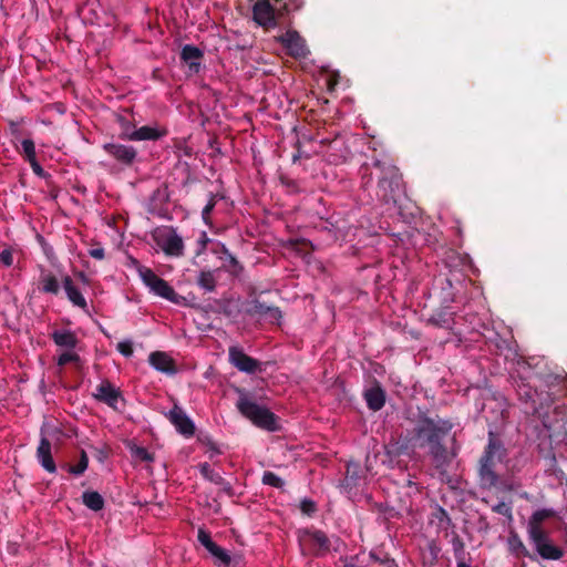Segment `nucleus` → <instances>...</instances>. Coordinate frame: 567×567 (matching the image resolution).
I'll return each mask as SVG.
<instances>
[{"label":"nucleus","mask_w":567,"mask_h":567,"mask_svg":"<svg viewBox=\"0 0 567 567\" xmlns=\"http://www.w3.org/2000/svg\"><path fill=\"white\" fill-rule=\"evenodd\" d=\"M452 430V423L446 420H424L416 430L413 437V446L419 449H429L434 466L442 470L451 460L446 449L442 445V440Z\"/></svg>","instance_id":"obj_1"},{"label":"nucleus","mask_w":567,"mask_h":567,"mask_svg":"<svg viewBox=\"0 0 567 567\" xmlns=\"http://www.w3.org/2000/svg\"><path fill=\"white\" fill-rule=\"evenodd\" d=\"M553 516H555L553 509L543 508L536 511L528 520L527 533L537 554L543 559L558 560L563 557L564 551L553 543L548 533L543 527V523Z\"/></svg>","instance_id":"obj_2"},{"label":"nucleus","mask_w":567,"mask_h":567,"mask_svg":"<svg viewBox=\"0 0 567 567\" xmlns=\"http://www.w3.org/2000/svg\"><path fill=\"white\" fill-rule=\"evenodd\" d=\"M372 166L380 173L378 182V194L380 198L389 204L396 203V198L402 188V174L390 158L372 159Z\"/></svg>","instance_id":"obj_3"},{"label":"nucleus","mask_w":567,"mask_h":567,"mask_svg":"<svg viewBox=\"0 0 567 567\" xmlns=\"http://www.w3.org/2000/svg\"><path fill=\"white\" fill-rule=\"evenodd\" d=\"M240 413L255 425L274 431L276 430L275 415L266 408L258 405L247 398H241L237 403Z\"/></svg>","instance_id":"obj_4"},{"label":"nucleus","mask_w":567,"mask_h":567,"mask_svg":"<svg viewBox=\"0 0 567 567\" xmlns=\"http://www.w3.org/2000/svg\"><path fill=\"white\" fill-rule=\"evenodd\" d=\"M137 271L144 285L147 286L154 295L173 303H181L183 297L178 296L173 287H171L167 281L159 278L152 269L138 266Z\"/></svg>","instance_id":"obj_5"},{"label":"nucleus","mask_w":567,"mask_h":567,"mask_svg":"<svg viewBox=\"0 0 567 567\" xmlns=\"http://www.w3.org/2000/svg\"><path fill=\"white\" fill-rule=\"evenodd\" d=\"M503 458V449L495 440L491 439L488 446L481 460L480 474L484 483L494 485L497 482V476L494 473L496 462Z\"/></svg>","instance_id":"obj_6"},{"label":"nucleus","mask_w":567,"mask_h":567,"mask_svg":"<svg viewBox=\"0 0 567 567\" xmlns=\"http://www.w3.org/2000/svg\"><path fill=\"white\" fill-rule=\"evenodd\" d=\"M281 17L282 12L270 0H257L252 6V20L266 30L276 28Z\"/></svg>","instance_id":"obj_7"},{"label":"nucleus","mask_w":567,"mask_h":567,"mask_svg":"<svg viewBox=\"0 0 567 567\" xmlns=\"http://www.w3.org/2000/svg\"><path fill=\"white\" fill-rule=\"evenodd\" d=\"M103 150L107 155L125 167L133 166L137 161V150L132 145L110 142L103 145Z\"/></svg>","instance_id":"obj_8"},{"label":"nucleus","mask_w":567,"mask_h":567,"mask_svg":"<svg viewBox=\"0 0 567 567\" xmlns=\"http://www.w3.org/2000/svg\"><path fill=\"white\" fill-rule=\"evenodd\" d=\"M277 40L287 49L288 54L295 59L306 58L309 53L305 40L296 30H288L278 37Z\"/></svg>","instance_id":"obj_9"},{"label":"nucleus","mask_w":567,"mask_h":567,"mask_svg":"<svg viewBox=\"0 0 567 567\" xmlns=\"http://www.w3.org/2000/svg\"><path fill=\"white\" fill-rule=\"evenodd\" d=\"M158 248H183V239L172 227H158L153 233Z\"/></svg>","instance_id":"obj_10"},{"label":"nucleus","mask_w":567,"mask_h":567,"mask_svg":"<svg viewBox=\"0 0 567 567\" xmlns=\"http://www.w3.org/2000/svg\"><path fill=\"white\" fill-rule=\"evenodd\" d=\"M229 361L239 371L246 373H254L259 368V362L251 357L247 355L240 348H229Z\"/></svg>","instance_id":"obj_11"},{"label":"nucleus","mask_w":567,"mask_h":567,"mask_svg":"<svg viewBox=\"0 0 567 567\" xmlns=\"http://www.w3.org/2000/svg\"><path fill=\"white\" fill-rule=\"evenodd\" d=\"M168 417L181 434L185 436H192L194 434L195 426L181 408L174 406V409L171 410Z\"/></svg>","instance_id":"obj_12"},{"label":"nucleus","mask_w":567,"mask_h":567,"mask_svg":"<svg viewBox=\"0 0 567 567\" xmlns=\"http://www.w3.org/2000/svg\"><path fill=\"white\" fill-rule=\"evenodd\" d=\"M169 190L167 185L157 187L151 195L148 202V212L151 214L163 215L166 212V204L169 202Z\"/></svg>","instance_id":"obj_13"},{"label":"nucleus","mask_w":567,"mask_h":567,"mask_svg":"<svg viewBox=\"0 0 567 567\" xmlns=\"http://www.w3.org/2000/svg\"><path fill=\"white\" fill-rule=\"evenodd\" d=\"M203 56V51L195 45L186 44L182 48L181 60L188 65L193 73L199 72Z\"/></svg>","instance_id":"obj_14"},{"label":"nucleus","mask_w":567,"mask_h":567,"mask_svg":"<svg viewBox=\"0 0 567 567\" xmlns=\"http://www.w3.org/2000/svg\"><path fill=\"white\" fill-rule=\"evenodd\" d=\"M94 396L107 405L116 408L121 393L109 381H103L96 386Z\"/></svg>","instance_id":"obj_15"},{"label":"nucleus","mask_w":567,"mask_h":567,"mask_svg":"<svg viewBox=\"0 0 567 567\" xmlns=\"http://www.w3.org/2000/svg\"><path fill=\"white\" fill-rule=\"evenodd\" d=\"M301 540L308 544L315 554L324 553L330 547L327 535L320 530L306 533Z\"/></svg>","instance_id":"obj_16"},{"label":"nucleus","mask_w":567,"mask_h":567,"mask_svg":"<svg viewBox=\"0 0 567 567\" xmlns=\"http://www.w3.org/2000/svg\"><path fill=\"white\" fill-rule=\"evenodd\" d=\"M41 435H42V437H41V441H40V444H39L38 451H37L38 458H39L41 465L43 466V468H45L50 473H54L56 467H55V463L51 455V443L44 436L43 430L41 431Z\"/></svg>","instance_id":"obj_17"},{"label":"nucleus","mask_w":567,"mask_h":567,"mask_svg":"<svg viewBox=\"0 0 567 567\" xmlns=\"http://www.w3.org/2000/svg\"><path fill=\"white\" fill-rule=\"evenodd\" d=\"M168 131L164 126H148L144 125L136 127V132L133 133V141H158L165 137Z\"/></svg>","instance_id":"obj_18"},{"label":"nucleus","mask_w":567,"mask_h":567,"mask_svg":"<svg viewBox=\"0 0 567 567\" xmlns=\"http://www.w3.org/2000/svg\"><path fill=\"white\" fill-rule=\"evenodd\" d=\"M152 367L165 373H174L175 365L173 359L165 352L155 351L150 354L148 359Z\"/></svg>","instance_id":"obj_19"},{"label":"nucleus","mask_w":567,"mask_h":567,"mask_svg":"<svg viewBox=\"0 0 567 567\" xmlns=\"http://www.w3.org/2000/svg\"><path fill=\"white\" fill-rule=\"evenodd\" d=\"M64 290L69 300L76 307L86 308V300L79 291V289L73 285V281L70 277H65L63 279Z\"/></svg>","instance_id":"obj_20"},{"label":"nucleus","mask_w":567,"mask_h":567,"mask_svg":"<svg viewBox=\"0 0 567 567\" xmlns=\"http://www.w3.org/2000/svg\"><path fill=\"white\" fill-rule=\"evenodd\" d=\"M52 339L56 346L65 349H74L78 344L76 336L70 330L54 331Z\"/></svg>","instance_id":"obj_21"},{"label":"nucleus","mask_w":567,"mask_h":567,"mask_svg":"<svg viewBox=\"0 0 567 567\" xmlns=\"http://www.w3.org/2000/svg\"><path fill=\"white\" fill-rule=\"evenodd\" d=\"M116 122L120 126L118 138L122 141H133V133L136 132L135 123L123 114L116 116Z\"/></svg>","instance_id":"obj_22"},{"label":"nucleus","mask_w":567,"mask_h":567,"mask_svg":"<svg viewBox=\"0 0 567 567\" xmlns=\"http://www.w3.org/2000/svg\"><path fill=\"white\" fill-rule=\"evenodd\" d=\"M215 252H219L218 258L221 260V267L225 268L231 275H239L241 271V266L238 260L229 254V250H214Z\"/></svg>","instance_id":"obj_23"},{"label":"nucleus","mask_w":567,"mask_h":567,"mask_svg":"<svg viewBox=\"0 0 567 567\" xmlns=\"http://www.w3.org/2000/svg\"><path fill=\"white\" fill-rule=\"evenodd\" d=\"M365 400L370 409L378 411L384 405V392L380 388H372L365 392Z\"/></svg>","instance_id":"obj_24"},{"label":"nucleus","mask_w":567,"mask_h":567,"mask_svg":"<svg viewBox=\"0 0 567 567\" xmlns=\"http://www.w3.org/2000/svg\"><path fill=\"white\" fill-rule=\"evenodd\" d=\"M83 503L92 511H100L103 508L104 501L97 492H85L83 494Z\"/></svg>","instance_id":"obj_25"},{"label":"nucleus","mask_w":567,"mask_h":567,"mask_svg":"<svg viewBox=\"0 0 567 567\" xmlns=\"http://www.w3.org/2000/svg\"><path fill=\"white\" fill-rule=\"evenodd\" d=\"M212 556H214L220 564H223L224 566L228 567L230 561H231V558L229 556V554L223 549L221 547H219L217 544H213V546H210L208 549H207Z\"/></svg>","instance_id":"obj_26"},{"label":"nucleus","mask_w":567,"mask_h":567,"mask_svg":"<svg viewBox=\"0 0 567 567\" xmlns=\"http://www.w3.org/2000/svg\"><path fill=\"white\" fill-rule=\"evenodd\" d=\"M212 556H214L220 564H223L224 566L228 567L230 561H231V558L229 556V554L223 549L221 547H219L217 544H213V546H210L208 549H207Z\"/></svg>","instance_id":"obj_27"},{"label":"nucleus","mask_w":567,"mask_h":567,"mask_svg":"<svg viewBox=\"0 0 567 567\" xmlns=\"http://www.w3.org/2000/svg\"><path fill=\"white\" fill-rule=\"evenodd\" d=\"M221 198V195L209 193L208 203L204 206L202 210V218L206 224H210V214L216 206L217 199Z\"/></svg>","instance_id":"obj_28"},{"label":"nucleus","mask_w":567,"mask_h":567,"mask_svg":"<svg viewBox=\"0 0 567 567\" xmlns=\"http://www.w3.org/2000/svg\"><path fill=\"white\" fill-rule=\"evenodd\" d=\"M198 285L207 291H213L216 280L212 271H202L198 278Z\"/></svg>","instance_id":"obj_29"},{"label":"nucleus","mask_w":567,"mask_h":567,"mask_svg":"<svg viewBox=\"0 0 567 567\" xmlns=\"http://www.w3.org/2000/svg\"><path fill=\"white\" fill-rule=\"evenodd\" d=\"M130 451H131L132 456L137 461H141V462H152L153 461V455L145 447L137 446V445L133 444V445H130Z\"/></svg>","instance_id":"obj_30"},{"label":"nucleus","mask_w":567,"mask_h":567,"mask_svg":"<svg viewBox=\"0 0 567 567\" xmlns=\"http://www.w3.org/2000/svg\"><path fill=\"white\" fill-rule=\"evenodd\" d=\"M22 152L25 161L31 162L37 158L34 142L25 138L21 142Z\"/></svg>","instance_id":"obj_31"},{"label":"nucleus","mask_w":567,"mask_h":567,"mask_svg":"<svg viewBox=\"0 0 567 567\" xmlns=\"http://www.w3.org/2000/svg\"><path fill=\"white\" fill-rule=\"evenodd\" d=\"M42 289L45 292L50 293H58L60 286L55 277L53 276H45L42 279Z\"/></svg>","instance_id":"obj_32"},{"label":"nucleus","mask_w":567,"mask_h":567,"mask_svg":"<svg viewBox=\"0 0 567 567\" xmlns=\"http://www.w3.org/2000/svg\"><path fill=\"white\" fill-rule=\"evenodd\" d=\"M89 458L84 451L81 452L80 461L76 465L70 467V472L74 475H81L87 468Z\"/></svg>","instance_id":"obj_33"},{"label":"nucleus","mask_w":567,"mask_h":567,"mask_svg":"<svg viewBox=\"0 0 567 567\" xmlns=\"http://www.w3.org/2000/svg\"><path fill=\"white\" fill-rule=\"evenodd\" d=\"M262 483L272 487L280 488L284 486V481L272 472H265Z\"/></svg>","instance_id":"obj_34"},{"label":"nucleus","mask_w":567,"mask_h":567,"mask_svg":"<svg viewBox=\"0 0 567 567\" xmlns=\"http://www.w3.org/2000/svg\"><path fill=\"white\" fill-rule=\"evenodd\" d=\"M303 6L302 0H286L282 4H280L278 8L282 12V16L285 13H289L291 11H297Z\"/></svg>","instance_id":"obj_35"},{"label":"nucleus","mask_w":567,"mask_h":567,"mask_svg":"<svg viewBox=\"0 0 567 567\" xmlns=\"http://www.w3.org/2000/svg\"><path fill=\"white\" fill-rule=\"evenodd\" d=\"M79 355L73 351V349H66L63 353L58 358L59 365H65L70 362H78Z\"/></svg>","instance_id":"obj_36"},{"label":"nucleus","mask_w":567,"mask_h":567,"mask_svg":"<svg viewBox=\"0 0 567 567\" xmlns=\"http://www.w3.org/2000/svg\"><path fill=\"white\" fill-rule=\"evenodd\" d=\"M198 542L206 548L208 549L210 546H213L214 542L210 538V535L208 532H206L205 529L200 528L198 530Z\"/></svg>","instance_id":"obj_37"},{"label":"nucleus","mask_w":567,"mask_h":567,"mask_svg":"<svg viewBox=\"0 0 567 567\" xmlns=\"http://www.w3.org/2000/svg\"><path fill=\"white\" fill-rule=\"evenodd\" d=\"M117 350L125 357L133 354V347L131 341H121L117 344Z\"/></svg>","instance_id":"obj_38"},{"label":"nucleus","mask_w":567,"mask_h":567,"mask_svg":"<svg viewBox=\"0 0 567 567\" xmlns=\"http://www.w3.org/2000/svg\"><path fill=\"white\" fill-rule=\"evenodd\" d=\"M300 509L306 515H311L316 512V504L310 499H303L300 503Z\"/></svg>","instance_id":"obj_39"},{"label":"nucleus","mask_w":567,"mask_h":567,"mask_svg":"<svg viewBox=\"0 0 567 567\" xmlns=\"http://www.w3.org/2000/svg\"><path fill=\"white\" fill-rule=\"evenodd\" d=\"M0 261L4 266H11L13 264V256L11 250H2L0 254Z\"/></svg>","instance_id":"obj_40"},{"label":"nucleus","mask_w":567,"mask_h":567,"mask_svg":"<svg viewBox=\"0 0 567 567\" xmlns=\"http://www.w3.org/2000/svg\"><path fill=\"white\" fill-rule=\"evenodd\" d=\"M29 164L31 165V168L33 171V173L40 177H42L44 175V171L43 168L41 167V165L39 164L38 159H33L31 162H29Z\"/></svg>","instance_id":"obj_41"},{"label":"nucleus","mask_w":567,"mask_h":567,"mask_svg":"<svg viewBox=\"0 0 567 567\" xmlns=\"http://www.w3.org/2000/svg\"><path fill=\"white\" fill-rule=\"evenodd\" d=\"M200 472H202V474H203L205 477L212 478L210 473H212L213 471H212L210 466H209L207 463H205V464L200 465Z\"/></svg>","instance_id":"obj_42"},{"label":"nucleus","mask_w":567,"mask_h":567,"mask_svg":"<svg viewBox=\"0 0 567 567\" xmlns=\"http://www.w3.org/2000/svg\"><path fill=\"white\" fill-rule=\"evenodd\" d=\"M91 256L95 259H103L104 258V250H90Z\"/></svg>","instance_id":"obj_43"},{"label":"nucleus","mask_w":567,"mask_h":567,"mask_svg":"<svg viewBox=\"0 0 567 567\" xmlns=\"http://www.w3.org/2000/svg\"><path fill=\"white\" fill-rule=\"evenodd\" d=\"M338 142H339L338 138H334L332 141L322 140L321 144H327V145H329L330 148H333L338 144Z\"/></svg>","instance_id":"obj_44"},{"label":"nucleus","mask_w":567,"mask_h":567,"mask_svg":"<svg viewBox=\"0 0 567 567\" xmlns=\"http://www.w3.org/2000/svg\"><path fill=\"white\" fill-rule=\"evenodd\" d=\"M360 172L362 174V178H365L368 176L369 172V164H364L361 166Z\"/></svg>","instance_id":"obj_45"},{"label":"nucleus","mask_w":567,"mask_h":567,"mask_svg":"<svg viewBox=\"0 0 567 567\" xmlns=\"http://www.w3.org/2000/svg\"><path fill=\"white\" fill-rule=\"evenodd\" d=\"M208 239H207V236L205 233H202L200 234V237L198 239V243L202 244L203 246H205L207 244Z\"/></svg>","instance_id":"obj_46"},{"label":"nucleus","mask_w":567,"mask_h":567,"mask_svg":"<svg viewBox=\"0 0 567 567\" xmlns=\"http://www.w3.org/2000/svg\"><path fill=\"white\" fill-rule=\"evenodd\" d=\"M517 543H518V548L520 549V553L523 555H527V550H526L525 546L523 545V543L520 540H518Z\"/></svg>","instance_id":"obj_47"},{"label":"nucleus","mask_w":567,"mask_h":567,"mask_svg":"<svg viewBox=\"0 0 567 567\" xmlns=\"http://www.w3.org/2000/svg\"><path fill=\"white\" fill-rule=\"evenodd\" d=\"M165 251L167 252V255H172V256H179L182 250H172V249H168V250H165Z\"/></svg>","instance_id":"obj_48"},{"label":"nucleus","mask_w":567,"mask_h":567,"mask_svg":"<svg viewBox=\"0 0 567 567\" xmlns=\"http://www.w3.org/2000/svg\"><path fill=\"white\" fill-rule=\"evenodd\" d=\"M457 567H470V566H468V565H466V564H464V563H462V564H458V566H457Z\"/></svg>","instance_id":"obj_49"}]
</instances>
